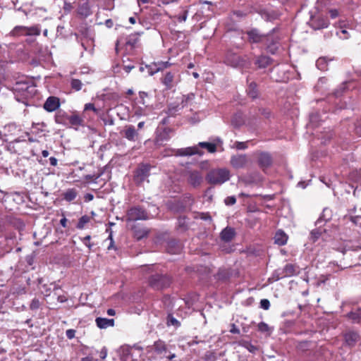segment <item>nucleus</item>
<instances>
[{"label": "nucleus", "instance_id": "1", "mask_svg": "<svg viewBox=\"0 0 361 361\" xmlns=\"http://www.w3.org/2000/svg\"><path fill=\"white\" fill-rule=\"evenodd\" d=\"M230 178V172L226 169H216L208 172L207 181L212 185H221Z\"/></svg>", "mask_w": 361, "mask_h": 361}, {"label": "nucleus", "instance_id": "2", "mask_svg": "<svg viewBox=\"0 0 361 361\" xmlns=\"http://www.w3.org/2000/svg\"><path fill=\"white\" fill-rule=\"evenodd\" d=\"M126 221L128 223L137 221H145L149 219L146 209L141 206H134L129 208L126 212Z\"/></svg>", "mask_w": 361, "mask_h": 361}, {"label": "nucleus", "instance_id": "3", "mask_svg": "<svg viewBox=\"0 0 361 361\" xmlns=\"http://www.w3.org/2000/svg\"><path fill=\"white\" fill-rule=\"evenodd\" d=\"M171 279L168 275L156 274L149 279V284L154 290H159L169 287Z\"/></svg>", "mask_w": 361, "mask_h": 361}, {"label": "nucleus", "instance_id": "4", "mask_svg": "<svg viewBox=\"0 0 361 361\" xmlns=\"http://www.w3.org/2000/svg\"><path fill=\"white\" fill-rule=\"evenodd\" d=\"M225 63L234 68H243L246 66L247 60L245 57L240 56L232 51H228L225 57Z\"/></svg>", "mask_w": 361, "mask_h": 361}, {"label": "nucleus", "instance_id": "5", "mask_svg": "<svg viewBox=\"0 0 361 361\" xmlns=\"http://www.w3.org/2000/svg\"><path fill=\"white\" fill-rule=\"evenodd\" d=\"M275 28L271 30L269 34H267L266 38L264 41L267 51L274 54L279 48V38L277 36L274 35Z\"/></svg>", "mask_w": 361, "mask_h": 361}, {"label": "nucleus", "instance_id": "6", "mask_svg": "<svg viewBox=\"0 0 361 361\" xmlns=\"http://www.w3.org/2000/svg\"><path fill=\"white\" fill-rule=\"evenodd\" d=\"M150 166L148 164L139 166L135 172L134 180L137 184L143 183L149 176Z\"/></svg>", "mask_w": 361, "mask_h": 361}, {"label": "nucleus", "instance_id": "7", "mask_svg": "<svg viewBox=\"0 0 361 361\" xmlns=\"http://www.w3.org/2000/svg\"><path fill=\"white\" fill-rule=\"evenodd\" d=\"M198 154L202 156L203 152L199 149L197 146L188 147L185 148L178 149L175 151V156L177 157H185Z\"/></svg>", "mask_w": 361, "mask_h": 361}, {"label": "nucleus", "instance_id": "8", "mask_svg": "<svg viewBox=\"0 0 361 361\" xmlns=\"http://www.w3.org/2000/svg\"><path fill=\"white\" fill-rule=\"evenodd\" d=\"M35 90L33 86H30L26 82H16L13 87L14 92H19L23 97H28Z\"/></svg>", "mask_w": 361, "mask_h": 361}, {"label": "nucleus", "instance_id": "9", "mask_svg": "<svg viewBox=\"0 0 361 361\" xmlns=\"http://www.w3.org/2000/svg\"><path fill=\"white\" fill-rule=\"evenodd\" d=\"M188 181L189 184L196 188L200 185L202 182V176L198 171H188L187 172Z\"/></svg>", "mask_w": 361, "mask_h": 361}, {"label": "nucleus", "instance_id": "10", "mask_svg": "<svg viewBox=\"0 0 361 361\" xmlns=\"http://www.w3.org/2000/svg\"><path fill=\"white\" fill-rule=\"evenodd\" d=\"M248 162V159L245 154H237L231 157V164L235 169L244 168Z\"/></svg>", "mask_w": 361, "mask_h": 361}, {"label": "nucleus", "instance_id": "11", "mask_svg": "<svg viewBox=\"0 0 361 361\" xmlns=\"http://www.w3.org/2000/svg\"><path fill=\"white\" fill-rule=\"evenodd\" d=\"M247 35L248 36L249 42L251 43L264 42L267 36V34H261L257 29H252L251 30L247 31Z\"/></svg>", "mask_w": 361, "mask_h": 361}, {"label": "nucleus", "instance_id": "12", "mask_svg": "<svg viewBox=\"0 0 361 361\" xmlns=\"http://www.w3.org/2000/svg\"><path fill=\"white\" fill-rule=\"evenodd\" d=\"M60 106L59 99L56 97H49L44 104V109L48 112H52Z\"/></svg>", "mask_w": 361, "mask_h": 361}, {"label": "nucleus", "instance_id": "13", "mask_svg": "<svg viewBox=\"0 0 361 361\" xmlns=\"http://www.w3.org/2000/svg\"><path fill=\"white\" fill-rule=\"evenodd\" d=\"M272 159L271 155L267 152H260L258 155V164L264 170L271 166Z\"/></svg>", "mask_w": 361, "mask_h": 361}, {"label": "nucleus", "instance_id": "14", "mask_svg": "<svg viewBox=\"0 0 361 361\" xmlns=\"http://www.w3.org/2000/svg\"><path fill=\"white\" fill-rule=\"evenodd\" d=\"M130 228L133 231L134 236L137 240H141L143 238L147 237L149 233L148 229L145 228H140L135 223L130 226Z\"/></svg>", "mask_w": 361, "mask_h": 361}, {"label": "nucleus", "instance_id": "15", "mask_svg": "<svg viewBox=\"0 0 361 361\" xmlns=\"http://www.w3.org/2000/svg\"><path fill=\"white\" fill-rule=\"evenodd\" d=\"M123 136L129 141H135L138 137V133L135 126H127L123 130Z\"/></svg>", "mask_w": 361, "mask_h": 361}, {"label": "nucleus", "instance_id": "16", "mask_svg": "<svg viewBox=\"0 0 361 361\" xmlns=\"http://www.w3.org/2000/svg\"><path fill=\"white\" fill-rule=\"evenodd\" d=\"M332 216V212L328 208H324L315 224L317 226L321 227L324 223L329 221Z\"/></svg>", "mask_w": 361, "mask_h": 361}, {"label": "nucleus", "instance_id": "17", "mask_svg": "<svg viewBox=\"0 0 361 361\" xmlns=\"http://www.w3.org/2000/svg\"><path fill=\"white\" fill-rule=\"evenodd\" d=\"M283 276L285 277H290L299 273V268L295 264H287L281 269Z\"/></svg>", "mask_w": 361, "mask_h": 361}, {"label": "nucleus", "instance_id": "18", "mask_svg": "<svg viewBox=\"0 0 361 361\" xmlns=\"http://www.w3.org/2000/svg\"><path fill=\"white\" fill-rule=\"evenodd\" d=\"M221 239L224 242H230L235 236V231L231 227H226L220 233Z\"/></svg>", "mask_w": 361, "mask_h": 361}, {"label": "nucleus", "instance_id": "19", "mask_svg": "<svg viewBox=\"0 0 361 361\" xmlns=\"http://www.w3.org/2000/svg\"><path fill=\"white\" fill-rule=\"evenodd\" d=\"M95 322L99 329H106L114 325V320L113 319L97 317Z\"/></svg>", "mask_w": 361, "mask_h": 361}, {"label": "nucleus", "instance_id": "20", "mask_svg": "<svg viewBox=\"0 0 361 361\" xmlns=\"http://www.w3.org/2000/svg\"><path fill=\"white\" fill-rule=\"evenodd\" d=\"M173 79L174 74L171 72H167L161 79V82L166 87V89L169 90L171 89L173 87Z\"/></svg>", "mask_w": 361, "mask_h": 361}, {"label": "nucleus", "instance_id": "21", "mask_svg": "<svg viewBox=\"0 0 361 361\" xmlns=\"http://www.w3.org/2000/svg\"><path fill=\"white\" fill-rule=\"evenodd\" d=\"M271 59L270 57L262 55L257 57L255 61V64L259 68H264L271 64Z\"/></svg>", "mask_w": 361, "mask_h": 361}, {"label": "nucleus", "instance_id": "22", "mask_svg": "<svg viewBox=\"0 0 361 361\" xmlns=\"http://www.w3.org/2000/svg\"><path fill=\"white\" fill-rule=\"evenodd\" d=\"M288 240V235L281 230L278 231L274 235V243L279 245H284Z\"/></svg>", "mask_w": 361, "mask_h": 361}, {"label": "nucleus", "instance_id": "23", "mask_svg": "<svg viewBox=\"0 0 361 361\" xmlns=\"http://www.w3.org/2000/svg\"><path fill=\"white\" fill-rule=\"evenodd\" d=\"M258 331L266 336H269L274 331V327L269 326L267 323L261 322L257 325Z\"/></svg>", "mask_w": 361, "mask_h": 361}, {"label": "nucleus", "instance_id": "24", "mask_svg": "<svg viewBox=\"0 0 361 361\" xmlns=\"http://www.w3.org/2000/svg\"><path fill=\"white\" fill-rule=\"evenodd\" d=\"M346 317L353 323H361V308L356 311H351L347 314Z\"/></svg>", "mask_w": 361, "mask_h": 361}, {"label": "nucleus", "instance_id": "25", "mask_svg": "<svg viewBox=\"0 0 361 361\" xmlns=\"http://www.w3.org/2000/svg\"><path fill=\"white\" fill-rule=\"evenodd\" d=\"M183 107V105L180 106V104L177 102H173L169 104L167 111L166 113L171 116H173L176 114L177 112H178Z\"/></svg>", "mask_w": 361, "mask_h": 361}, {"label": "nucleus", "instance_id": "26", "mask_svg": "<svg viewBox=\"0 0 361 361\" xmlns=\"http://www.w3.org/2000/svg\"><path fill=\"white\" fill-rule=\"evenodd\" d=\"M357 339L358 334L355 332L350 331L345 334V341L346 343L350 346L354 345Z\"/></svg>", "mask_w": 361, "mask_h": 361}, {"label": "nucleus", "instance_id": "27", "mask_svg": "<svg viewBox=\"0 0 361 361\" xmlns=\"http://www.w3.org/2000/svg\"><path fill=\"white\" fill-rule=\"evenodd\" d=\"M167 250L169 253L178 254L180 252L181 247L176 241L171 240L168 243Z\"/></svg>", "mask_w": 361, "mask_h": 361}, {"label": "nucleus", "instance_id": "28", "mask_svg": "<svg viewBox=\"0 0 361 361\" xmlns=\"http://www.w3.org/2000/svg\"><path fill=\"white\" fill-rule=\"evenodd\" d=\"M154 349L158 354H164L166 353V346L164 342L161 341H157L154 343Z\"/></svg>", "mask_w": 361, "mask_h": 361}, {"label": "nucleus", "instance_id": "29", "mask_svg": "<svg viewBox=\"0 0 361 361\" xmlns=\"http://www.w3.org/2000/svg\"><path fill=\"white\" fill-rule=\"evenodd\" d=\"M78 192L77 190L74 188L68 189L63 193V198L68 202H71L75 200L77 197Z\"/></svg>", "mask_w": 361, "mask_h": 361}, {"label": "nucleus", "instance_id": "30", "mask_svg": "<svg viewBox=\"0 0 361 361\" xmlns=\"http://www.w3.org/2000/svg\"><path fill=\"white\" fill-rule=\"evenodd\" d=\"M247 94L252 98L255 99L258 96V90L257 88V84L254 82H250L247 89Z\"/></svg>", "mask_w": 361, "mask_h": 361}, {"label": "nucleus", "instance_id": "31", "mask_svg": "<svg viewBox=\"0 0 361 361\" xmlns=\"http://www.w3.org/2000/svg\"><path fill=\"white\" fill-rule=\"evenodd\" d=\"M197 146L206 149L210 153H214L216 151V145L214 143L200 142Z\"/></svg>", "mask_w": 361, "mask_h": 361}, {"label": "nucleus", "instance_id": "32", "mask_svg": "<svg viewBox=\"0 0 361 361\" xmlns=\"http://www.w3.org/2000/svg\"><path fill=\"white\" fill-rule=\"evenodd\" d=\"M316 66L321 71H326L328 69V59L326 57H320L316 61Z\"/></svg>", "mask_w": 361, "mask_h": 361}, {"label": "nucleus", "instance_id": "33", "mask_svg": "<svg viewBox=\"0 0 361 361\" xmlns=\"http://www.w3.org/2000/svg\"><path fill=\"white\" fill-rule=\"evenodd\" d=\"M25 26L18 25L11 31L10 35L13 37L25 36Z\"/></svg>", "mask_w": 361, "mask_h": 361}, {"label": "nucleus", "instance_id": "34", "mask_svg": "<svg viewBox=\"0 0 361 361\" xmlns=\"http://www.w3.org/2000/svg\"><path fill=\"white\" fill-rule=\"evenodd\" d=\"M25 36H30V35H40V29L37 26H31V27H26L25 30Z\"/></svg>", "mask_w": 361, "mask_h": 361}, {"label": "nucleus", "instance_id": "35", "mask_svg": "<svg viewBox=\"0 0 361 361\" xmlns=\"http://www.w3.org/2000/svg\"><path fill=\"white\" fill-rule=\"evenodd\" d=\"M139 35V33L130 35L127 38L126 44L130 46L131 47H134L138 42Z\"/></svg>", "mask_w": 361, "mask_h": 361}, {"label": "nucleus", "instance_id": "36", "mask_svg": "<svg viewBox=\"0 0 361 361\" xmlns=\"http://www.w3.org/2000/svg\"><path fill=\"white\" fill-rule=\"evenodd\" d=\"M68 122L73 126H80L82 123V119L78 115H71L66 116Z\"/></svg>", "mask_w": 361, "mask_h": 361}, {"label": "nucleus", "instance_id": "37", "mask_svg": "<svg viewBox=\"0 0 361 361\" xmlns=\"http://www.w3.org/2000/svg\"><path fill=\"white\" fill-rule=\"evenodd\" d=\"M78 13L83 16H88L90 14V8L87 3H84L78 8Z\"/></svg>", "mask_w": 361, "mask_h": 361}, {"label": "nucleus", "instance_id": "38", "mask_svg": "<svg viewBox=\"0 0 361 361\" xmlns=\"http://www.w3.org/2000/svg\"><path fill=\"white\" fill-rule=\"evenodd\" d=\"M90 221V216H88L87 215H84V216H81L79 219L78 223L77 224V228L78 229H82L85 227V225L86 224H87Z\"/></svg>", "mask_w": 361, "mask_h": 361}, {"label": "nucleus", "instance_id": "39", "mask_svg": "<svg viewBox=\"0 0 361 361\" xmlns=\"http://www.w3.org/2000/svg\"><path fill=\"white\" fill-rule=\"evenodd\" d=\"M157 62H154L149 65L145 66V68L147 70V73H148L149 75H153L154 74L159 72V71L157 70Z\"/></svg>", "mask_w": 361, "mask_h": 361}, {"label": "nucleus", "instance_id": "40", "mask_svg": "<svg viewBox=\"0 0 361 361\" xmlns=\"http://www.w3.org/2000/svg\"><path fill=\"white\" fill-rule=\"evenodd\" d=\"M71 86L72 89L75 90V91H79L82 89V83L78 79H72L71 81Z\"/></svg>", "mask_w": 361, "mask_h": 361}, {"label": "nucleus", "instance_id": "41", "mask_svg": "<svg viewBox=\"0 0 361 361\" xmlns=\"http://www.w3.org/2000/svg\"><path fill=\"white\" fill-rule=\"evenodd\" d=\"M204 359L205 361H216L217 356L214 352L208 351L204 354Z\"/></svg>", "mask_w": 361, "mask_h": 361}, {"label": "nucleus", "instance_id": "42", "mask_svg": "<svg viewBox=\"0 0 361 361\" xmlns=\"http://www.w3.org/2000/svg\"><path fill=\"white\" fill-rule=\"evenodd\" d=\"M157 70L159 71H162L166 68H169L171 66V63L169 61H158L157 62Z\"/></svg>", "mask_w": 361, "mask_h": 361}, {"label": "nucleus", "instance_id": "43", "mask_svg": "<svg viewBox=\"0 0 361 361\" xmlns=\"http://www.w3.org/2000/svg\"><path fill=\"white\" fill-rule=\"evenodd\" d=\"M310 347V343L307 341L300 342L297 345V348L301 351H306Z\"/></svg>", "mask_w": 361, "mask_h": 361}, {"label": "nucleus", "instance_id": "44", "mask_svg": "<svg viewBox=\"0 0 361 361\" xmlns=\"http://www.w3.org/2000/svg\"><path fill=\"white\" fill-rule=\"evenodd\" d=\"M322 231L320 229V227L317 226V228L314 229L311 231V238L313 241H316L319 236L321 235Z\"/></svg>", "mask_w": 361, "mask_h": 361}, {"label": "nucleus", "instance_id": "45", "mask_svg": "<svg viewBox=\"0 0 361 361\" xmlns=\"http://www.w3.org/2000/svg\"><path fill=\"white\" fill-rule=\"evenodd\" d=\"M283 272L281 271V269H278V270H276L273 274H272V279L274 281H278L282 278H285L284 276H283Z\"/></svg>", "mask_w": 361, "mask_h": 361}, {"label": "nucleus", "instance_id": "46", "mask_svg": "<svg viewBox=\"0 0 361 361\" xmlns=\"http://www.w3.org/2000/svg\"><path fill=\"white\" fill-rule=\"evenodd\" d=\"M260 307L267 310L270 307V302L268 299H262L260 301Z\"/></svg>", "mask_w": 361, "mask_h": 361}, {"label": "nucleus", "instance_id": "47", "mask_svg": "<svg viewBox=\"0 0 361 361\" xmlns=\"http://www.w3.org/2000/svg\"><path fill=\"white\" fill-rule=\"evenodd\" d=\"M91 236L86 235L82 239V243L90 249L91 250L93 247V244L90 243Z\"/></svg>", "mask_w": 361, "mask_h": 361}, {"label": "nucleus", "instance_id": "48", "mask_svg": "<svg viewBox=\"0 0 361 361\" xmlns=\"http://www.w3.org/2000/svg\"><path fill=\"white\" fill-rule=\"evenodd\" d=\"M350 220L356 226H361V216H351Z\"/></svg>", "mask_w": 361, "mask_h": 361}, {"label": "nucleus", "instance_id": "49", "mask_svg": "<svg viewBox=\"0 0 361 361\" xmlns=\"http://www.w3.org/2000/svg\"><path fill=\"white\" fill-rule=\"evenodd\" d=\"M188 11L187 10H183L182 13L179 14L178 16V20L179 22H185L188 18Z\"/></svg>", "mask_w": 361, "mask_h": 361}, {"label": "nucleus", "instance_id": "50", "mask_svg": "<svg viewBox=\"0 0 361 361\" xmlns=\"http://www.w3.org/2000/svg\"><path fill=\"white\" fill-rule=\"evenodd\" d=\"M234 147L237 149H245L247 147V142H235L234 144Z\"/></svg>", "mask_w": 361, "mask_h": 361}, {"label": "nucleus", "instance_id": "51", "mask_svg": "<svg viewBox=\"0 0 361 361\" xmlns=\"http://www.w3.org/2000/svg\"><path fill=\"white\" fill-rule=\"evenodd\" d=\"M236 202V199L234 196L228 197L225 200V203L227 205H233Z\"/></svg>", "mask_w": 361, "mask_h": 361}, {"label": "nucleus", "instance_id": "52", "mask_svg": "<svg viewBox=\"0 0 361 361\" xmlns=\"http://www.w3.org/2000/svg\"><path fill=\"white\" fill-rule=\"evenodd\" d=\"M66 335L68 339H72L75 337V331L74 329H68L66 331Z\"/></svg>", "mask_w": 361, "mask_h": 361}, {"label": "nucleus", "instance_id": "53", "mask_svg": "<svg viewBox=\"0 0 361 361\" xmlns=\"http://www.w3.org/2000/svg\"><path fill=\"white\" fill-rule=\"evenodd\" d=\"M39 302L38 300L37 299H33L32 300V302L30 304V308L34 310V309H37L39 308Z\"/></svg>", "mask_w": 361, "mask_h": 361}, {"label": "nucleus", "instance_id": "54", "mask_svg": "<svg viewBox=\"0 0 361 361\" xmlns=\"http://www.w3.org/2000/svg\"><path fill=\"white\" fill-rule=\"evenodd\" d=\"M230 332L231 334H240V329L236 326V325L235 324H232L231 325Z\"/></svg>", "mask_w": 361, "mask_h": 361}, {"label": "nucleus", "instance_id": "55", "mask_svg": "<svg viewBox=\"0 0 361 361\" xmlns=\"http://www.w3.org/2000/svg\"><path fill=\"white\" fill-rule=\"evenodd\" d=\"M107 355V349L106 347H103L99 352V357L102 360H104Z\"/></svg>", "mask_w": 361, "mask_h": 361}, {"label": "nucleus", "instance_id": "56", "mask_svg": "<svg viewBox=\"0 0 361 361\" xmlns=\"http://www.w3.org/2000/svg\"><path fill=\"white\" fill-rule=\"evenodd\" d=\"M328 25H329V22L327 20H321V23L317 27H316L315 28L316 29L325 28V27H327Z\"/></svg>", "mask_w": 361, "mask_h": 361}, {"label": "nucleus", "instance_id": "57", "mask_svg": "<svg viewBox=\"0 0 361 361\" xmlns=\"http://www.w3.org/2000/svg\"><path fill=\"white\" fill-rule=\"evenodd\" d=\"M85 110H92L94 111H96V109L94 107V105L92 103H87L85 105Z\"/></svg>", "mask_w": 361, "mask_h": 361}, {"label": "nucleus", "instance_id": "58", "mask_svg": "<svg viewBox=\"0 0 361 361\" xmlns=\"http://www.w3.org/2000/svg\"><path fill=\"white\" fill-rule=\"evenodd\" d=\"M329 14L332 18H335L338 16V12L336 9H331L329 11Z\"/></svg>", "mask_w": 361, "mask_h": 361}, {"label": "nucleus", "instance_id": "59", "mask_svg": "<svg viewBox=\"0 0 361 361\" xmlns=\"http://www.w3.org/2000/svg\"><path fill=\"white\" fill-rule=\"evenodd\" d=\"M108 239H109V240H110V244H109V245L108 246V250H111V248H113V247H114V240H113V237H112V233H111V232L110 233V234H109V235Z\"/></svg>", "mask_w": 361, "mask_h": 361}, {"label": "nucleus", "instance_id": "60", "mask_svg": "<svg viewBox=\"0 0 361 361\" xmlns=\"http://www.w3.org/2000/svg\"><path fill=\"white\" fill-rule=\"evenodd\" d=\"M49 161H50V164L53 166H56L58 163V160L54 157H51L49 158Z\"/></svg>", "mask_w": 361, "mask_h": 361}, {"label": "nucleus", "instance_id": "61", "mask_svg": "<svg viewBox=\"0 0 361 361\" xmlns=\"http://www.w3.org/2000/svg\"><path fill=\"white\" fill-rule=\"evenodd\" d=\"M56 122L58 123H61L63 122L61 112H59L56 116Z\"/></svg>", "mask_w": 361, "mask_h": 361}, {"label": "nucleus", "instance_id": "62", "mask_svg": "<svg viewBox=\"0 0 361 361\" xmlns=\"http://www.w3.org/2000/svg\"><path fill=\"white\" fill-rule=\"evenodd\" d=\"M57 300L59 302H64L67 300V298L65 295H58Z\"/></svg>", "mask_w": 361, "mask_h": 361}, {"label": "nucleus", "instance_id": "63", "mask_svg": "<svg viewBox=\"0 0 361 361\" xmlns=\"http://www.w3.org/2000/svg\"><path fill=\"white\" fill-rule=\"evenodd\" d=\"M113 25H114V23L111 19H107L105 21V25L109 28H111L113 26Z\"/></svg>", "mask_w": 361, "mask_h": 361}, {"label": "nucleus", "instance_id": "64", "mask_svg": "<svg viewBox=\"0 0 361 361\" xmlns=\"http://www.w3.org/2000/svg\"><path fill=\"white\" fill-rule=\"evenodd\" d=\"M60 224L63 227L66 228L67 226V219L66 217L62 218L60 220Z\"/></svg>", "mask_w": 361, "mask_h": 361}]
</instances>
